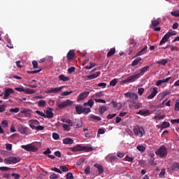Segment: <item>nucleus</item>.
<instances>
[{
  "label": "nucleus",
  "instance_id": "nucleus-1",
  "mask_svg": "<svg viewBox=\"0 0 179 179\" xmlns=\"http://www.w3.org/2000/svg\"><path fill=\"white\" fill-rule=\"evenodd\" d=\"M70 150L71 152H92L93 150V147L92 146H82L80 145H78L76 146L70 148Z\"/></svg>",
  "mask_w": 179,
  "mask_h": 179
},
{
  "label": "nucleus",
  "instance_id": "nucleus-2",
  "mask_svg": "<svg viewBox=\"0 0 179 179\" xmlns=\"http://www.w3.org/2000/svg\"><path fill=\"white\" fill-rule=\"evenodd\" d=\"M156 155L159 157H166L167 156V148L165 145H162L156 152Z\"/></svg>",
  "mask_w": 179,
  "mask_h": 179
},
{
  "label": "nucleus",
  "instance_id": "nucleus-3",
  "mask_svg": "<svg viewBox=\"0 0 179 179\" xmlns=\"http://www.w3.org/2000/svg\"><path fill=\"white\" fill-rule=\"evenodd\" d=\"M15 90H16L17 92H23L26 94H34V93H36V90L29 89V88H24L22 86L20 87H15Z\"/></svg>",
  "mask_w": 179,
  "mask_h": 179
},
{
  "label": "nucleus",
  "instance_id": "nucleus-4",
  "mask_svg": "<svg viewBox=\"0 0 179 179\" xmlns=\"http://www.w3.org/2000/svg\"><path fill=\"white\" fill-rule=\"evenodd\" d=\"M18 131L22 135H30L31 134V130L29 127L22 125L19 126Z\"/></svg>",
  "mask_w": 179,
  "mask_h": 179
},
{
  "label": "nucleus",
  "instance_id": "nucleus-5",
  "mask_svg": "<svg viewBox=\"0 0 179 179\" xmlns=\"http://www.w3.org/2000/svg\"><path fill=\"white\" fill-rule=\"evenodd\" d=\"M139 75L136 74L134 76H130L127 78L123 80V83H132L133 82H135L136 80H138L139 79Z\"/></svg>",
  "mask_w": 179,
  "mask_h": 179
},
{
  "label": "nucleus",
  "instance_id": "nucleus-6",
  "mask_svg": "<svg viewBox=\"0 0 179 179\" xmlns=\"http://www.w3.org/2000/svg\"><path fill=\"white\" fill-rule=\"evenodd\" d=\"M89 94H90V92L88 91H85L81 92L78 96L77 97V101L79 103V101H83L85 99H87L89 96Z\"/></svg>",
  "mask_w": 179,
  "mask_h": 179
},
{
  "label": "nucleus",
  "instance_id": "nucleus-7",
  "mask_svg": "<svg viewBox=\"0 0 179 179\" xmlns=\"http://www.w3.org/2000/svg\"><path fill=\"white\" fill-rule=\"evenodd\" d=\"M134 132L136 135V136L142 138V136H143V134L145 133V130L142 127H135L134 129Z\"/></svg>",
  "mask_w": 179,
  "mask_h": 179
},
{
  "label": "nucleus",
  "instance_id": "nucleus-8",
  "mask_svg": "<svg viewBox=\"0 0 179 179\" xmlns=\"http://www.w3.org/2000/svg\"><path fill=\"white\" fill-rule=\"evenodd\" d=\"M22 148L24 149L27 152H37V150H38L36 145H22Z\"/></svg>",
  "mask_w": 179,
  "mask_h": 179
},
{
  "label": "nucleus",
  "instance_id": "nucleus-9",
  "mask_svg": "<svg viewBox=\"0 0 179 179\" xmlns=\"http://www.w3.org/2000/svg\"><path fill=\"white\" fill-rule=\"evenodd\" d=\"M15 93V91L12 88H7L5 90V94L3 96L4 100H6L10 94H13Z\"/></svg>",
  "mask_w": 179,
  "mask_h": 179
},
{
  "label": "nucleus",
  "instance_id": "nucleus-10",
  "mask_svg": "<svg viewBox=\"0 0 179 179\" xmlns=\"http://www.w3.org/2000/svg\"><path fill=\"white\" fill-rule=\"evenodd\" d=\"M157 93H159V91L157 90V87H154L152 89V91L151 92V94L147 97V99L148 100H152V99H155Z\"/></svg>",
  "mask_w": 179,
  "mask_h": 179
},
{
  "label": "nucleus",
  "instance_id": "nucleus-11",
  "mask_svg": "<svg viewBox=\"0 0 179 179\" xmlns=\"http://www.w3.org/2000/svg\"><path fill=\"white\" fill-rule=\"evenodd\" d=\"M124 96L125 97H129L131 100H138V94L134 92H127Z\"/></svg>",
  "mask_w": 179,
  "mask_h": 179
},
{
  "label": "nucleus",
  "instance_id": "nucleus-12",
  "mask_svg": "<svg viewBox=\"0 0 179 179\" xmlns=\"http://www.w3.org/2000/svg\"><path fill=\"white\" fill-rule=\"evenodd\" d=\"M29 127L32 129H36V125H40V122L37 120H31L29 121Z\"/></svg>",
  "mask_w": 179,
  "mask_h": 179
},
{
  "label": "nucleus",
  "instance_id": "nucleus-13",
  "mask_svg": "<svg viewBox=\"0 0 179 179\" xmlns=\"http://www.w3.org/2000/svg\"><path fill=\"white\" fill-rule=\"evenodd\" d=\"M72 104V101L67 99L66 101H64L62 102L59 105V108H65V107H68V106H71Z\"/></svg>",
  "mask_w": 179,
  "mask_h": 179
},
{
  "label": "nucleus",
  "instance_id": "nucleus-14",
  "mask_svg": "<svg viewBox=\"0 0 179 179\" xmlns=\"http://www.w3.org/2000/svg\"><path fill=\"white\" fill-rule=\"evenodd\" d=\"M45 118H54V113H52V108H48L46 110V115H45Z\"/></svg>",
  "mask_w": 179,
  "mask_h": 179
},
{
  "label": "nucleus",
  "instance_id": "nucleus-15",
  "mask_svg": "<svg viewBox=\"0 0 179 179\" xmlns=\"http://www.w3.org/2000/svg\"><path fill=\"white\" fill-rule=\"evenodd\" d=\"M75 55H76L75 50H69L66 55L67 59L69 61H72V59H73V58H75Z\"/></svg>",
  "mask_w": 179,
  "mask_h": 179
},
{
  "label": "nucleus",
  "instance_id": "nucleus-16",
  "mask_svg": "<svg viewBox=\"0 0 179 179\" xmlns=\"http://www.w3.org/2000/svg\"><path fill=\"white\" fill-rule=\"evenodd\" d=\"M149 68H150V66H144L143 68H142L141 70H140V72L138 73L137 74L139 75V77L141 78V76H143L145 75V73H146V72H148Z\"/></svg>",
  "mask_w": 179,
  "mask_h": 179
},
{
  "label": "nucleus",
  "instance_id": "nucleus-17",
  "mask_svg": "<svg viewBox=\"0 0 179 179\" xmlns=\"http://www.w3.org/2000/svg\"><path fill=\"white\" fill-rule=\"evenodd\" d=\"M64 89V87H55V88H52L51 90H49L46 92V93H59L61 90Z\"/></svg>",
  "mask_w": 179,
  "mask_h": 179
},
{
  "label": "nucleus",
  "instance_id": "nucleus-18",
  "mask_svg": "<svg viewBox=\"0 0 179 179\" xmlns=\"http://www.w3.org/2000/svg\"><path fill=\"white\" fill-rule=\"evenodd\" d=\"M94 167H96V169L98 171L99 174H102V173L104 172V167H103V166H101L99 164H94Z\"/></svg>",
  "mask_w": 179,
  "mask_h": 179
},
{
  "label": "nucleus",
  "instance_id": "nucleus-19",
  "mask_svg": "<svg viewBox=\"0 0 179 179\" xmlns=\"http://www.w3.org/2000/svg\"><path fill=\"white\" fill-rule=\"evenodd\" d=\"M101 73L100 71H97L94 74H91L90 76H87V78L89 80H92V79H96V78H99Z\"/></svg>",
  "mask_w": 179,
  "mask_h": 179
},
{
  "label": "nucleus",
  "instance_id": "nucleus-20",
  "mask_svg": "<svg viewBox=\"0 0 179 179\" xmlns=\"http://www.w3.org/2000/svg\"><path fill=\"white\" fill-rule=\"evenodd\" d=\"M83 126V122H82V120L79 119H76L75 122H73V126L76 127V128H80Z\"/></svg>",
  "mask_w": 179,
  "mask_h": 179
},
{
  "label": "nucleus",
  "instance_id": "nucleus-21",
  "mask_svg": "<svg viewBox=\"0 0 179 179\" xmlns=\"http://www.w3.org/2000/svg\"><path fill=\"white\" fill-rule=\"evenodd\" d=\"M107 110H108L107 106H106L105 105L101 106L99 108V113L100 115H103V114H104V113H106V111H107Z\"/></svg>",
  "mask_w": 179,
  "mask_h": 179
},
{
  "label": "nucleus",
  "instance_id": "nucleus-22",
  "mask_svg": "<svg viewBox=\"0 0 179 179\" xmlns=\"http://www.w3.org/2000/svg\"><path fill=\"white\" fill-rule=\"evenodd\" d=\"M160 24V20H153L152 22H151V24L150 26V29L152 28H155L157 26H159Z\"/></svg>",
  "mask_w": 179,
  "mask_h": 179
},
{
  "label": "nucleus",
  "instance_id": "nucleus-23",
  "mask_svg": "<svg viewBox=\"0 0 179 179\" xmlns=\"http://www.w3.org/2000/svg\"><path fill=\"white\" fill-rule=\"evenodd\" d=\"M83 106L85 107H90V108H92V107L94 106V101H93V99H90L87 102L84 103Z\"/></svg>",
  "mask_w": 179,
  "mask_h": 179
},
{
  "label": "nucleus",
  "instance_id": "nucleus-24",
  "mask_svg": "<svg viewBox=\"0 0 179 179\" xmlns=\"http://www.w3.org/2000/svg\"><path fill=\"white\" fill-rule=\"evenodd\" d=\"M106 159L110 162V163H114V162H117L118 158L115 155H108Z\"/></svg>",
  "mask_w": 179,
  "mask_h": 179
},
{
  "label": "nucleus",
  "instance_id": "nucleus-25",
  "mask_svg": "<svg viewBox=\"0 0 179 179\" xmlns=\"http://www.w3.org/2000/svg\"><path fill=\"white\" fill-rule=\"evenodd\" d=\"M169 38H170V36H169L167 34L164 35V36L162 38L159 43V45H163V44H166V43L169 41Z\"/></svg>",
  "mask_w": 179,
  "mask_h": 179
},
{
  "label": "nucleus",
  "instance_id": "nucleus-26",
  "mask_svg": "<svg viewBox=\"0 0 179 179\" xmlns=\"http://www.w3.org/2000/svg\"><path fill=\"white\" fill-rule=\"evenodd\" d=\"M171 171H179V164L178 162L174 163L171 167Z\"/></svg>",
  "mask_w": 179,
  "mask_h": 179
},
{
  "label": "nucleus",
  "instance_id": "nucleus-27",
  "mask_svg": "<svg viewBox=\"0 0 179 179\" xmlns=\"http://www.w3.org/2000/svg\"><path fill=\"white\" fill-rule=\"evenodd\" d=\"M63 143H64V145H72L73 140L70 138H66L63 140Z\"/></svg>",
  "mask_w": 179,
  "mask_h": 179
},
{
  "label": "nucleus",
  "instance_id": "nucleus-28",
  "mask_svg": "<svg viewBox=\"0 0 179 179\" xmlns=\"http://www.w3.org/2000/svg\"><path fill=\"white\" fill-rule=\"evenodd\" d=\"M115 54V48H112L110 49L109 52L107 54V57L110 58V57H113Z\"/></svg>",
  "mask_w": 179,
  "mask_h": 179
},
{
  "label": "nucleus",
  "instance_id": "nucleus-29",
  "mask_svg": "<svg viewBox=\"0 0 179 179\" xmlns=\"http://www.w3.org/2000/svg\"><path fill=\"white\" fill-rule=\"evenodd\" d=\"M147 50H148V46H145L141 51H139L136 54V57H140V55H143V54H146Z\"/></svg>",
  "mask_w": 179,
  "mask_h": 179
},
{
  "label": "nucleus",
  "instance_id": "nucleus-30",
  "mask_svg": "<svg viewBox=\"0 0 179 179\" xmlns=\"http://www.w3.org/2000/svg\"><path fill=\"white\" fill-rule=\"evenodd\" d=\"M138 114L140 115H144L146 117V115H150V111L145 110H140Z\"/></svg>",
  "mask_w": 179,
  "mask_h": 179
},
{
  "label": "nucleus",
  "instance_id": "nucleus-31",
  "mask_svg": "<svg viewBox=\"0 0 179 179\" xmlns=\"http://www.w3.org/2000/svg\"><path fill=\"white\" fill-rule=\"evenodd\" d=\"M142 61V58L138 57L136 59H134L131 63V66H136L139 62Z\"/></svg>",
  "mask_w": 179,
  "mask_h": 179
},
{
  "label": "nucleus",
  "instance_id": "nucleus-32",
  "mask_svg": "<svg viewBox=\"0 0 179 179\" xmlns=\"http://www.w3.org/2000/svg\"><path fill=\"white\" fill-rule=\"evenodd\" d=\"M20 160H22V158H20L19 157H11V163H13V164H16V163H19V162H20Z\"/></svg>",
  "mask_w": 179,
  "mask_h": 179
},
{
  "label": "nucleus",
  "instance_id": "nucleus-33",
  "mask_svg": "<svg viewBox=\"0 0 179 179\" xmlns=\"http://www.w3.org/2000/svg\"><path fill=\"white\" fill-rule=\"evenodd\" d=\"M59 80H62V82H68L69 80V77L64 76V75H59Z\"/></svg>",
  "mask_w": 179,
  "mask_h": 179
},
{
  "label": "nucleus",
  "instance_id": "nucleus-34",
  "mask_svg": "<svg viewBox=\"0 0 179 179\" xmlns=\"http://www.w3.org/2000/svg\"><path fill=\"white\" fill-rule=\"evenodd\" d=\"M62 122H66V124L70 125V127H73V121H72L70 119H64V120H62Z\"/></svg>",
  "mask_w": 179,
  "mask_h": 179
},
{
  "label": "nucleus",
  "instance_id": "nucleus-35",
  "mask_svg": "<svg viewBox=\"0 0 179 179\" xmlns=\"http://www.w3.org/2000/svg\"><path fill=\"white\" fill-rule=\"evenodd\" d=\"M83 108L82 107V106L77 105L76 106V111L77 114H82Z\"/></svg>",
  "mask_w": 179,
  "mask_h": 179
},
{
  "label": "nucleus",
  "instance_id": "nucleus-36",
  "mask_svg": "<svg viewBox=\"0 0 179 179\" xmlns=\"http://www.w3.org/2000/svg\"><path fill=\"white\" fill-rule=\"evenodd\" d=\"M92 110L90 109V108H83L82 114L87 115Z\"/></svg>",
  "mask_w": 179,
  "mask_h": 179
},
{
  "label": "nucleus",
  "instance_id": "nucleus-37",
  "mask_svg": "<svg viewBox=\"0 0 179 179\" xmlns=\"http://www.w3.org/2000/svg\"><path fill=\"white\" fill-rule=\"evenodd\" d=\"M166 34L169 36L170 38L171 36H177V31L170 29Z\"/></svg>",
  "mask_w": 179,
  "mask_h": 179
},
{
  "label": "nucleus",
  "instance_id": "nucleus-38",
  "mask_svg": "<svg viewBox=\"0 0 179 179\" xmlns=\"http://www.w3.org/2000/svg\"><path fill=\"white\" fill-rule=\"evenodd\" d=\"M45 104H47V102H45V101L44 100H40L38 102V107H45Z\"/></svg>",
  "mask_w": 179,
  "mask_h": 179
},
{
  "label": "nucleus",
  "instance_id": "nucleus-39",
  "mask_svg": "<svg viewBox=\"0 0 179 179\" xmlns=\"http://www.w3.org/2000/svg\"><path fill=\"white\" fill-rule=\"evenodd\" d=\"M168 61L166 59H162L161 61H157L156 64L158 65H166L167 64Z\"/></svg>",
  "mask_w": 179,
  "mask_h": 179
},
{
  "label": "nucleus",
  "instance_id": "nucleus-40",
  "mask_svg": "<svg viewBox=\"0 0 179 179\" xmlns=\"http://www.w3.org/2000/svg\"><path fill=\"white\" fill-rule=\"evenodd\" d=\"M59 169L61 171H63L64 173H68L69 171V169L66 166H60Z\"/></svg>",
  "mask_w": 179,
  "mask_h": 179
},
{
  "label": "nucleus",
  "instance_id": "nucleus-41",
  "mask_svg": "<svg viewBox=\"0 0 179 179\" xmlns=\"http://www.w3.org/2000/svg\"><path fill=\"white\" fill-rule=\"evenodd\" d=\"M96 66V63L90 62V66H86L84 67L85 69H92Z\"/></svg>",
  "mask_w": 179,
  "mask_h": 179
},
{
  "label": "nucleus",
  "instance_id": "nucleus-42",
  "mask_svg": "<svg viewBox=\"0 0 179 179\" xmlns=\"http://www.w3.org/2000/svg\"><path fill=\"white\" fill-rule=\"evenodd\" d=\"M64 131H71V126L69 124H62Z\"/></svg>",
  "mask_w": 179,
  "mask_h": 179
},
{
  "label": "nucleus",
  "instance_id": "nucleus-43",
  "mask_svg": "<svg viewBox=\"0 0 179 179\" xmlns=\"http://www.w3.org/2000/svg\"><path fill=\"white\" fill-rule=\"evenodd\" d=\"M90 118H92V120H94V121H101V117L96 116L94 115H91Z\"/></svg>",
  "mask_w": 179,
  "mask_h": 179
},
{
  "label": "nucleus",
  "instance_id": "nucleus-44",
  "mask_svg": "<svg viewBox=\"0 0 179 179\" xmlns=\"http://www.w3.org/2000/svg\"><path fill=\"white\" fill-rule=\"evenodd\" d=\"M165 115H161V116H159V115H156L155 117H153V120H156V121H157V120H159V121H160V120H164L165 118Z\"/></svg>",
  "mask_w": 179,
  "mask_h": 179
},
{
  "label": "nucleus",
  "instance_id": "nucleus-45",
  "mask_svg": "<svg viewBox=\"0 0 179 179\" xmlns=\"http://www.w3.org/2000/svg\"><path fill=\"white\" fill-rule=\"evenodd\" d=\"M170 127V123L169 122H164L162 124V128L164 129V128H169Z\"/></svg>",
  "mask_w": 179,
  "mask_h": 179
},
{
  "label": "nucleus",
  "instance_id": "nucleus-46",
  "mask_svg": "<svg viewBox=\"0 0 179 179\" xmlns=\"http://www.w3.org/2000/svg\"><path fill=\"white\" fill-rule=\"evenodd\" d=\"M137 150H138L139 152H145V150H146V148H145V146L143 145H138L137 146Z\"/></svg>",
  "mask_w": 179,
  "mask_h": 179
},
{
  "label": "nucleus",
  "instance_id": "nucleus-47",
  "mask_svg": "<svg viewBox=\"0 0 179 179\" xmlns=\"http://www.w3.org/2000/svg\"><path fill=\"white\" fill-rule=\"evenodd\" d=\"M103 96V92H99L96 94L92 95V98L94 99L95 97H101Z\"/></svg>",
  "mask_w": 179,
  "mask_h": 179
},
{
  "label": "nucleus",
  "instance_id": "nucleus-48",
  "mask_svg": "<svg viewBox=\"0 0 179 179\" xmlns=\"http://www.w3.org/2000/svg\"><path fill=\"white\" fill-rule=\"evenodd\" d=\"M41 71H43V69H39V70H35V71H27V73H29V75H34V73H38V72H41Z\"/></svg>",
  "mask_w": 179,
  "mask_h": 179
},
{
  "label": "nucleus",
  "instance_id": "nucleus-49",
  "mask_svg": "<svg viewBox=\"0 0 179 179\" xmlns=\"http://www.w3.org/2000/svg\"><path fill=\"white\" fill-rule=\"evenodd\" d=\"M130 47H135L136 45V41H135L134 39H130Z\"/></svg>",
  "mask_w": 179,
  "mask_h": 179
},
{
  "label": "nucleus",
  "instance_id": "nucleus-50",
  "mask_svg": "<svg viewBox=\"0 0 179 179\" xmlns=\"http://www.w3.org/2000/svg\"><path fill=\"white\" fill-rule=\"evenodd\" d=\"M72 93H73V91H70V92H63L61 94V96H69V94H72Z\"/></svg>",
  "mask_w": 179,
  "mask_h": 179
},
{
  "label": "nucleus",
  "instance_id": "nucleus-51",
  "mask_svg": "<svg viewBox=\"0 0 179 179\" xmlns=\"http://www.w3.org/2000/svg\"><path fill=\"white\" fill-rule=\"evenodd\" d=\"M4 163H6V164H12V157L5 159H4Z\"/></svg>",
  "mask_w": 179,
  "mask_h": 179
},
{
  "label": "nucleus",
  "instance_id": "nucleus-52",
  "mask_svg": "<svg viewBox=\"0 0 179 179\" xmlns=\"http://www.w3.org/2000/svg\"><path fill=\"white\" fill-rule=\"evenodd\" d=\"M66 179H73V175L72 174V173L69 172L66 173Z\"/></svg>",
  "mask_w": 179,
  "mask_h": 179
},
{
  "label": "nucleus",
  "instance_id": "nucleus-53",
  "mask_svg": "<svg viewBox=\"0 0 179 179\" xmlns=\"http://www.w3.org/2000/svg\"><path fill=\"white\" fill-rule=\"evenodd\" d=\"M95 103H102L103 104H106V100L104 99H94Z\"/></svg>",
  "mask_w": 179,
  "mask_h": 179
},
{
  "label": "nucleus",
  "instance_id": "nucleus-54",
  "mask_svg": "<svg viewBox=\"0 0 179 179\" xmlns=\"http://www.w3.org/2000/svg\"><path fill=\"white\" fill-rule=\"evenodd\" d=\"M32 65H33V69H37V67L38 66V63L37 62V61L34 60L32 62Z\"/></svg>",
  "mask_w": 179,
  "mask_h": 179
},
{
  "label": "nucleus",
  "instance_id": "nucleus-55",
  "mask_svg": "<svg viewBox=\"0 0 179 179\" xmlns=\"http://www.w3.org/2000/svg\"><path fill=\"white\" fill-rule=\"evenodd\" d=\"M52 138L53 139H55V141H58V139H59V134H57V133H53L52 134Z\"/></svg>",
  "mask_w": 179,
  "mask_h": 179
},
{
  "label": "nucleus",
  "instance_id": "nucleus-56",
  "mask_svg": "<svg viewBox=\"0 0 179 179\" xmlns=\"http://www.w3.org/2000/svg\"><path fill=\"white\" fill-rule=\"evenodd\" d=\"M134 108H136V110H139V108H142V103H136V105L134 106Z\"/></svg>",
  "mask_w": 179,
  "mask_h": 179
},
{
  "label": "nucleus",
  "instance_id": "nucleus-57",
  "mask_svg": "<svg viewBox=\"0 0 179 179\" xmlns=\"http://www.w3.org/2000/svg\"><path fill=\"white\" fill-rule=\"evenodd\" d=\"M144 92H145L144 88H138V94H139V96H142Z\"/></svg>",
  "mask_w": 179,
  "mask_h": 179
},
{
  "label": "nucleus",
  "instance_id": "nucleus-58",
  "mask_svg": "<svg viewBox=\"0 0 179 179\" xmlns=\"http://www.w3.org/2000/svg\"><path fill=\"white\" fill-rule=\"evenodd\" d=\"M117 78H115L113 80H112L110 82V86H115V85H117Z\"/></svg>",
  "mask_w": 179,
  "mask_h": 179
},
{
  "label": "nucleus",
  "instance_id": "nucleus-59",
  "mask_svg": "<svg viewBox=\"0 0 179 179\" xmlns=\"http://www.w3.org/2000/svg\"><path fill=\"white\" fill-rule=\"evenodd\" d=\"M6 109V105H0V113H3Z\"/></svg>",
  "mask_w": 179,
  "mask_h": 179
},
{
  "label": "nucleus",
  "instance_id": "nucleus-60",
  "mask_svg": "<svg viewBox=\"0 0 179 179\" xmlns=\"http://www.w3.org/2000/svg\"><path fill=\"white\" fill-rule=\"evenodd\" d=\"M171 15H172V16H174L175 17H179V13L177 11H172L171 13Z\"/></svg>",
  "mask_w": 179,
  "mask_h": 179
},
{
  "label": "nucleus",
  "instance_id": "nucleus-61",
  "mask_svg": "<svg viewBox=\"0 0 179 179\" xmlns=\"http://www.w3.org/2000/svg\"><path fill=\"white\" fill-rule=\"evenodd\" d=\"M76 69L75 67H70L68 69V73H73V72H75V70Z\"/></svg>",
  "mask_w": 179,
  "mask_h": 179
},
{
  "label": "nucleus",
  "instance_id": "nucleus-62",
  "mask_svg": "<svg viewBox=\"0 0 179 179\" xmlns=\"http://www.w3.org/2000/svg\"><path fill=\"white\" fill-rule=\"evenodd\" d=\"M149 163L150 164H151V166H156V163L155 162V158H150Z\"/></svg>",
  "mask_w": 179,
  "mask_h": 179
},
{
  "label": "nucleus",
  "instance_id": "nucleus-63",
  "mask_svg": "<svg viewBox=\"0 0 179 179\" xmlns=\"http://www.w3.org/2000/svg\"><path fill=\"white\" fill-rule=\"evenodd\" d=\"M9 111L10 113H17L19 111V108H10Z\"/></svg>",
  "mask_w": 179,
  "mask_h": 179
},
{
  "label": "nucleus",
  "instance_id": "nucleus-64",
  "mask_svg": "<svg viewBox=\"0 0 179 179\" xmlns=\"http://www.w3.org/2000/svg\"><path fill=\"white\" fill-rule=\"evenodd\" d=\"M50 179H57V178H58V175L53 173V174L50 175Z\"/></svg>",
  "mask_w": 179,
  "mask_h": 179
}]
</instances>
